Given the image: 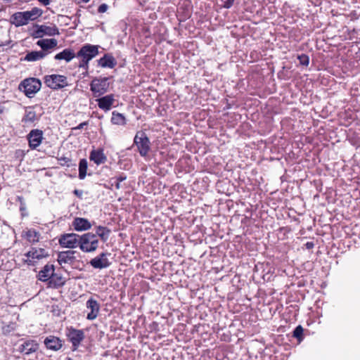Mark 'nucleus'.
I'll use <instances>...</instances> for the list:
<instances>
[{
  "mask_svg": "<svg viewBox=\"0 0 360 360\" xmlns=\"http://www.w3.org/2000/svg\"><path fill=\"white\" fill-rule=\"evenodd\" d=\"M89 1H90V0H83V1H84V2H85V3H87V2H89Z\"/></svg>",
  "mask_w": 360,
  "mask_h": 360,
  "instance_id": "nucleus-40",
  "label": "nucleus"
},
{
  "mask_svg": "<svg viewBox=\"0 0 360 360\" xmlns=\"http://www.w3.org/2000/svg\"><path fill=\"white\" fill-rule=\"evenodd\" d=\"M108 8V6L105 4H103L98 7V11L101 13H103L107 11Z\"/></svg>",
  "mask_w": 360,
  "mask_h": 360,
  "instance_id": "nucleus-35",
  "label": "nucleus"
},
{
  "mask_svg": "<svg viewBox=\"0 0 360 360\" xmlns=\"http://www.w3.org/2000/svg\"><path fill=\"white\" fill-rule=\"evenodd\" d=\"M39 348V345L35 340H27L21 344L19 347V351L25 354H30L35 352Z\"/></svg>",
  "mask_w": 360,
  "mask_h": 360,
  "instance_id": "nucleus-17",
  "label": "nucleus"
},
{
  "mask_svg": "<svg viewBox=\"0 0 360 360\" xmlns=\"http://www.w3.org/2000/svg\"><path fill=\"white\" fill-rule=\"evenodd\" d=\"M49 256V253L44 248H32L25 254V258L24 261L29 265H34L36 262L43 258Z\"/></svg>",
  "mask_w": 360,
  "mask_h": 360,
  "instance_id": "nucleus-6",
  "label": "nucleus"
},
{
  "mask_svg": "<svg viewBox=\"0 0 360 360\" xmlns=\"http://www.w3.org/2000/svg\"><path fill=\"white\" fill-rule=\"evenodd\" d=\"M98 53V46L91 44H86L81 48L77 54V58H81L79 64L80 68H87L89 62L96 57Z\"/></svg>",
  "mask_w": 360,
  "mask_h": 360,
  "instance_id": "nucleus-3",
  "label": "nucleus"
},
{
  "mask_svg": "<svg viewBox=\"0 0 360 360\" xmlns=\"http://www.w3.org/2000/svg\"><path fill=\"white\" fill-rule=\"evenodd\" d=\"M110 230L103 226H98L96 228V236H99L103 241H106L109 237Z\"/></svg>",
  "mask_w": 360,
  "mask_h": 360,
  "instance_id": "nucleus-29",
  "label": "nucleus"
},
{
  "mask_svg": "<svg viewBox=\"0 0 360 360\" xmlns=\"http://www.w3.org/2000/svg\"><path fill=\"white\" fill-rule=\"evenodd\" d=\"M134 144L142 157L147 155L150 148V142L143 131H138L134 137Z\"/></svg>",
  "mask_w": 360,
  "mask_h": 360,
  "instance_id": "nucleus-4",
  "label": "nucleus"
},
{
  "mask_svg": "<svg viewBox=\"0 0 360 360\" xmlns=\"http://www.w3.org/2000/svg\"><path fill=\"white\" fill-rule=\"evenodd\" d=\"M126 179V176H119L116 179V181H118L120 182H122V181Z\"/></svg>",
  "mask_w": 360,
  "mask_h": 360,
  "instance_id": "nucleus-38",
  "label": "nucleus"
},
{
  "mask_svg": "<svg viewBox=\"0 0 360 360\" xmlns=\"http://www.w3.org/2000/svg\"><path fill=\"white\" fill-rule=\"evenodd\" d=\"M41 4L44 6L49 5L51 3V0H38Z\"/></svg>",
  "mask_w": 360,
  "mask_h": 360,
  "instance_id": "nucleus-36",
  "label": "nucleus"
},
{
  "mask_svg": "<svg viewBox=\"0 0 360 360\" xmlns=\"http://www.w3.org/2000/svg\"><path fill=\"white\" fill-rule=\"evenodd\" d=\"M41 82L39 79L35 78H29L25 79L20 84V89L25 92L26 96L32 97V95L36 94L41 88Z\"/></svg>",
  "mask_w": 360,
  "mask_h": 360,
  "instance_id": "nucleus-5",
  "label": "nucleus"
},
{
  "mask_svg": "<svg viewBox=\"0 0 360 360\" xmlns=\"http://www.w3.org/2000/svg\"><path fill=\"white\" fill-rule=\"evenodd\" d=\"M219 1L221 2V6L226 8H231L235 0H218Z\"/></svg>",
  "mask_w": 360,
  "mask_h": 360,
  "instance_id": "nucleus-33",
  "label": "nucleus"
},
{
  "mask_svg": "<svg viewBox=\"0 0 360 360\" xmlns=\"http://www.w3.org/2000/svg\"><path fill=\"white\" fill-rule=\"evenodd\" d=\"M303 333V328L301 326H298L295 328V330L293 331V335L294 337L297 338H300Z\"/></svg>",
  "mask_w": 360,
  "mask_h": 360,
  "instance_id": "nucleus-34",
  "label": "nucleus"
},
{
  "mask_svg": "<svg viewBox=\"0 0 360 360\" xmlns=\"http://www.w3.org/2000/svg\"><path fill=\"white\" fill-rule=\"evenodd\" d=\"M26 238L30 243H36L39 240V233L34 229H29L25 232Z\"/></svg>",
  "mask_w": 360,
  "mask_h": 360,
  "instance_id": "nucleus-28",
  "label": "nucleus"
},
{
  "mask_svg": "<svg viewBox=\"0 0 360 360\" xmlns=\"http://www.w3.org/2000/svg\"><path fill=\"white\" fill-rule=\"evenodd\" d=\"M68 336L70 342L72 343L75 349H77L84 338L83 331L76 329L70 330Z\"/></svg>",
  "mask_w": 360,
  "mask_h": 360,
  "instance_id": "nucleus-14",
  "label": "nucleus"
},
{
  "mask_svg": "<svg viewBox=\"0 0 360 360\" xmlns=\"http://www.w3.org/2000/svg\"><path fill=\"white\" fill-rule=\"evenodd\" d=\"M87 161L85 159H82L79 164V177L80 179H84L86 175L87 170Z\"/></svg>",
  "mask_w": 360,
  "mask_h": 360,
  "instance_id": "nucleus-30",
  "label": "nucleus"
},
{
  "mask_svg": "<svg viewBox=\"0 0 360 360\" xmlns=\"http://www.w3.org/2000/svg\"><path fill=\"white\" fill-rule=\"evenodd\" d=\"M54 266L53 264H46L38 274V279L41 281L46 282L51 279L54 274Z\"/></svg>",
  "mask_w": 360,
  "mask_h": 360,
  "instance_id": "nucleus-16",
  "label": "nucleus"
},
{
  "mask_svg": "<svg viewBox=\"0 0 360 360\" xmlns=\"http://www.w3.org/2000/svg\"><path fill=\"white\" fill-rule=\"evenodd\" d=\"M44 345L47 349L54 351L59 350L63 345L61 340L53 335H50L44 340Z\"/></svg>",
  "mask_w": 360,
  "mask_h": 360,
  "instance_id": "nucleus-18",
  "label": "nucleus"
},
{
  "mask_svg": "<svg viewBox=\"0 0 360 360\" xmlns=\"http://www.w3.org/2000/svg\"><path fill=\"white\" fill-rule=\"evenodd\" d=\"M65 281L63 277L53 274L51 279L49 282V286L51 288H58L63 285Z\"/></svg>",
  "mask_w": 360,
  "mask_h": 360,
  "instance_id": "nucleus-26",
  "label": "nucleus"
},
{
  "mask_svg": "<svg viewBox=\"0 0 360 360\" xmlns=\"http://www.w3.org/2000/svg\"><path fill=\"white\" fill-rule=\"evenodd\" d=\"M86 124V122H82L81 124H79L78 127H77L76 128H75V129H82L84 126H85Z\"/></svg>",
  "mask_w": 360,
  "mask_h": 360,
  "instance_id": "nucleus-37",
  "label": "nucleus"
},
{
  "mask_svg": "<svg viewBox=\"0 0 360 360\" xmlns=\"http://www.w3.org/2000/svg\"><path fill=\"white\" fill-rule=\"evenodd\" d=\"M111 122L113 124L125 125L126 118L123 114L114 111L112 113Z\"/></svg>",
  "mask_w": 360,
  "mask_h": 360,
  "instance_id": "nucleus-25",
  "label": "nucleus"
},
{
  "mask_svg": "<svg viewBox=\"0 0 360 360\" xmlns=\"http://www.w3.org/2000/svg\"><path fill=\"white\" fill-rule=\"evenodd\" d=\"M44 83L53 89H61L68 84L66 77L60 75L46 76L44 77Z\"/></svg>",
  "mask_w": 360,
  "mask_h": 360,
  "instance_id": "nucleus-8",
  "label": "nucleus"
},
{
  "mask_svg": "<svg viewBox=\"0 0 360 360\" xmlns=\"http://www.w3.org/2000/svg\"><path fill=\"white\" fill-rule=\"evenodd\" d=\"M86 308L90 310L87 314L86 319L88 320H94L99 313L100 306L98 302L93 299H89L86 302Z\"/></svg>",
  "mask_w": 360,
  "mask_h": 360,
  "instance_id": "nucleus-13",
  "label": "nucleus"
},
{
  "mask_svg": "<svg viewBox=\"0 0 360 360\" xmlns=\"http://www.w3.org/2000/svg\"><path fill=\"white\" fill-rule=\"evenodd\" d=\"M98 65L103 68H113L115 65V59L112 56L105 55L98 60Z\"/></svg>",
  "mask_w": 360,
  "mask_h": 360,
  "instance_id": "nucleus-24",
  "label": "nucleus"
},
{
  "mask_svg": "<svg viewBox=\"0 0 360 360\" xmlns=\"http://www.w3.org/2000/svg\"><path fill=\"white\" fill-rule=\"evenodd\" d=\"M75 57V54L73 51L69 49H64L62 52L57 53L55 56L56 60H65L66 62H70L73 58Z\"/></svg>",
  "mask_w": 360,
  "mask_h": 360,
  "instance_id": "nucleus-23",
  "label": "nucleus"
},
{
  "mask_svg": "<svg viewBox=\"0 0 360 360\" xmlns=\"http://www.w3.org/2000/svg\"><path fill=\"white\" fill-rule=\"evenodd\" d=\"M42 15V10L34 7L30 11H26L23 12H17L12 16L13 19V23L19 27L27 25L29 21L34 20Z\"/></svg>",
  "mask_w": 360,
  "mask_h": 360,
  "instance_id": "nucleus-1",
  "label": "nucleus"
},
{
  "mask_svg": "<svg viewBox=\"0 0 360 360\" xmlns=\"http://www.w3.org/2000/svg\"><path fill=\"white\" fill-rule=\"evenodd\" d=\"M115 101V96L113 94L106 95L100 98L96 99L98 107L104 111H108L111 109L112 105Z\"/></svg>",
  "mask_w": 360,
  "mask_h": 360,
  "instance_id": "nucleus-15",
  "label": "nucleus"
},
{
  "mask_svg": "<svg viewBox=\"0 0 360 360\" xmlns=\"http://www.w3.org/2000/svg\"><path fill=\"white\" fill-rule=\"evenodd\" d=\"M59 244L65 248H75L79 244V236L76 233H65L59 238Z\"/></svg>",
  "mask_w": 360,
  "mask_h": 360,
  "instance_id": "nucleus-9",
  "label": "nucleus"
},
{
  "mask_svg": "<svg viewBox=\"0 0 360 360\" xmlns=\"http://www.w3.org/2000/svg\"><path fill=\"white\" fill-rule=\"evenodd\" d=\"M89 158L94 161L96 165L104 163L106 160V157L103 153V150H94L91 152Z\"/></svg>",
  "mask_w": 360,
  "mask_h": 360,
  "instance_id": "nucleus-21",
  "label": "nucleus"
},
{
  "mask_svg": "<svg viewBox=\"0 0 360 360\" xmlns=\"http://www.w3.org/2000/svg\"><path fill=\"white\" fill-rule=\"evenodd\" d=\"M120 183H121V182H120V181H115V188H116L117 189H120V188H121Z\"/></svg>",
  "mask_w": 360,
  "mask_h": 360,
  "instance_id": "nucleus-39",
  "label": "nucleus"
},
{
  "mask_svg": "<svg viewBox=\"0 0 360 360\" xmlns=\"http://www.w3.org/2000/svg\"><path fill=\"white\" fill-rule=\"evenodd\" d=\"M99 241L94 233H87L79 236V247L84 252H91L96 250Z\"/></svg>",
  "mask_w": 360,
  "mask_h": 360,
  "instance_id": "nucleus-2",
  "label": "nucleus"
},
{
  "mask_svg": "<svg viewBox=\"0 0 360 360\" xmlns=\"http://www.w3.org/2000/svg\"><path fill=\"white\" fill-rule=\"evenodd\" d=\"M75 251L68 250L60 252L58 255V262L62 265L63 264H71L75 259Z\"/></svg>",
  "mask_w": 360,
  "mask_h": 360,
  "instance_id": "nucleus-20",
  "label": "nucleus"
},
{
  "mask_svg": "<svg viewBox=\"0 0 360 360\" xmlns=\"http://www.w3.org/2000/svg\"><path fill=\"white\" fill-rule=\"evenodd\" d=\"M90 86L94 96H101L108 90L109 84L108 83V78H95L91 81Z\"/></svg>",
  "mask_w": 360,
  "mask_h": 360,
  "instance_id": "nucleus-7",
  "label": "nucleus"
},
{
  "mask_svg": "<svg viewBox=\"0 0 360 360\" xmlns=\"http://www.w3.org/2000/svg\"><path fill=\"white\" fill-rule=\"evenodd\" d=\"M57 34H59V31L56 25H37L34 32V36L37 38H41L44 35L54 36Z\"/></svg>",
  "mask_w": 360,
  "mask_h": 360,
  "instance_id": "nucleus-10",
  "label": "nucleus"
},
{
  "mask_svg": "<svg viewBox=\"0 0 360 360\" xmlns=\"http://www.w3.org/2000/svg\"><path fill=\"white\" fill-rule=\"evenodd\" d=\"M106 253H101L90 261L91 265L95 269H105L110 265V262L106 258Z\"/></svg>",
  "mask_w": 360,
  "mask_h": 360,
  "instance_id": "nucleus-12",
  "label": "nucleus"
},
{
  "mask_svg": "<svg viewBox=\"0 0 360 360\" xmlns=\"http://www.w3.org/2000/svg\"><path fill=\"white\" fill-rule=\"evenodd\" d=\"M43 139V132L39 129L32 130L28 134L30 147L32 149L37 148Z\"/></svg>",
  "mask_w": 360,
  "mask_h": 360,
  "instance_id": "nucleus-11",
  "label": "nucleus"
},
{
  "mask_svg": "<svg viewBox=\"0 0 360 360\" xmlns=\"http://www.w3.org/2000/svg\"><path fill=\"white\" fill-rule=\"evenodd\" d=\"M45 55L43 51H31L26 55L25 59L27 61H36L43 58Z\"/></svg>",
  "mask_w": 360,
  "mask_h": 360,
  "instance_id": "nucleus-27",
  "label": "nucleus"
},
{
  "mask_svg": "<svg viewBox=\"0 0 360 360\" xmlns=\"http://www.w3.org/2000/svg\"><path fill=\"white\" fill-rule=\"evenodd\" d=\"M300 63L303 65H308L309 63V58L307 56L302 54L298 56Z\"/></svg>",
  "mask_w": 360,
  "mask_h": 360,
  "instance_id": "nucleus-31",
  "label": "nucleus"
},
{
  "mask_svg": "<svg viewBox=\"0 0 360 360\" xmlns=\"http://www.w3.org/2000/svg\"><path fill=\"white\" fill-rule=\"evenodd\" d=\"M72 226L76 231H84L90 229L91 224L86 219L77 217L74 219Z\"/></svg>",
  "mask_w": 360,
  "mask_h": 360,
  "instance_id": "nucleus-19",
  "label": "nucleus"
},
{
  "mask_svg": "<svg viewBox=\"0 0 360 360\" xmlns=\"http://www.w3.org/2000/svg\"><path fill=\"white\" fill-rule=\"evenodd\" d=\"M37 44L43 50H48L56 47L58 44V41L56 39H45L39 40L37 42Z\"/></svg>",
  "mask_w": 360,
  "mask_h": 360,
  "instance_id": "nucleus-22",
  "label": "nucleus"
},
{
  "mask_svg": "<svg viewBox=\"0 0 360 360\" xmlns=\"http://www.w3.org/2000/svg\"><path fill=\"white\" fill-rule=\"evenodd\" d=\"M23 120L25 122H33L35 120V112L33 111L27 112Z\"/></svg>",
  "mask_w": 360,
  "mask_h": 360,
  "instance_id": "nucleus-32",
  "label": "nucleus"
}]
</instances>
